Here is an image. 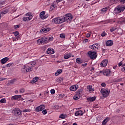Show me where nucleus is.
Returning a JSON list of instances; mask_svg holds the SVG:
<instances>
[{
	"label": "nucleus",
	"instance_id": "41",
	"mask_svg": "<svg viewBox=\"0 0 125 125\" xmlns=\"http://www.w3.org/2000/svg\"><path fill=\"white\" fill-rule=\"evenodd\" d=\"M60 118H61V119H65V115H64L63 114H61L60 116Z\"/></svg>",
	"mask_w": 125,
	"mask_h": 125
},
{
	"label": "nucleus",
	"instance_id": "60",
	"mask_svg": "<svg viewBox=\"0 0 125 125\" xmlns=\"http://www.w3.org/2000/svg\"><path fill=\"white\" fill-rule=\"evenodd\" d=\"M18 90H16L15 91V93H16V94H17L18 93Z\"/></svg>",
	"mask_w": 125,
	"mask_h": 125
},
{
	"label": "nucleus",
	"instance_id": "63",
	"mask_svg": "<svg viewBox=\"0 0 125 125\" xmlns=\"http://www.w3.org/2000/svg\"><path fill=\"white\" fill-rule=\"evenodd\" d=\"M122 67H125V63H124V64H123L122 65Z\"/></svg>",
	"mask_w": 125,
	"mask_h": 125
},
{
	"label": "nucleus",
	"instance_id": "32",
	"mask_svg": "<svg viewBox=\"0 0 125 125\" xmlns=\"http://www.w3.org/2000/svg\"><path fill=\"white\" fill-rule=\"evenodd\" d=\"M0 103H6V100L5 99V98L1 99L0 100Z\"/></svg>",
	"mask_w": 125,
	"mask_h": 125
},
{
	"label": "nucleus",
	"instance_id": "51",
	"mask_svg": "<svg viewBox=\"0 0 125 125\" xmlns=\"http://www.w3.org/2000/svg\"><path fill=\"white\" fill-rule=\"evenodd\" d=\"M16 81V79H13V80H11V83H14V82H15Z\"/></svg>",
	"mask_w": 125,
	"mask_h": 125
},
{
	"label": "nucleus",
	"instance_id": "40",
	"mask_svg": "<svg viewBox=\"0 0 125 125\" xmlns=\"http://www.w3.org/2000/svg\"><path fill=\"white\" fill-rule=\"evenodd\" d=\"M60 38H62V39H65V34H61L60 35Z\"/></svg>",
	"mask_w": 125,
	"mask_h": 125
},
{
	"label": "nucleus",
	"instance_id": "20",
	"mask_svg": "<svg viewBox=\"0 0 125 125\" xmlns=\"http://www.w3.org/2000/svg\"><path fill=\"white\" fill-rule=\"evenodd\" d=\"M21 97H22L21 95L13 96L11 97V100H17V99H19L21 98Z\"/></svg>",
	"mask_w": 125,
	"mask_h": 125
},
{
	"label": "nucleus",
	"instance_id": "24",
	"mask_svg": "<svg viewBox=\"0 0 125 125\" xmlns=\"http://www.w3.org/2000/svg\"><path fill=\"white\" fill-rule=\"evenodd\" d=\"M106 44L107 46H112L113 45V41L108 40L106 42Z\"/></svg>",
	"mask_w": 125,
	"mask_h": 125
},
{
	"label": "nucleus",
	"instance_id": "34",
	"mask_svg": "<svg viewBox=\"0 0 125 125\" xmlns=\"http://www.w3.org/2000/svg\"><path fill=\"white\" fill-rule=\"evenodd\" d=\"M22 112H23V113H25L26 112H31V109H30L29 108H27L26 109H23V110H22Z\"/></svg>",
	"mask_w": 125,
	"mask_h": 125
},
{
	"label": "nucleus",
	"instance_id": "59",
	"mask_svg": "<svg viewBox=\"0 0 125 125\" xmlns=\"http://www.w3.org/2000/svg\"><path fill=\"white\" fill-rule=\"evenodd\" d=\"M4 80H6V78H2L0 81H4Z\"/></svg>",
	"mask_w": 125,
	"mask_h": 125
},
{
	"label": "nucleus",
	"instance_id": "12",
	"mask_svg": "<svg viewBox=\"0 0 125 125\" xmlns=\"http://www.w3.org/2000/svg\"><path fill=\"white\" fill-rule=\"evenodd\" d=\"M78 88H79V85L75 84V85H71L69 89L70 91H76V90H77Z\"/></svg>",
	"mask_w": 125,
	"mask_h": 125
},
{
	"label": "nucleus",
	"instance_id": "19",
	"mask_svg": "<svg viewBox=\"0 0 125 125\" xmlns=\"http://www.w3.org/2000/svg\"><path fill=\"white\" fill-rule=\"evenodd\" d=\"M96 99V97H89L87 98V101H88V102H93L95 101Z\"/></svg>",
	"mask_w": 125,
	"mask_h": 125
},
{
	"label": "nucleus",
	"instance_id": "13",
	"mask_svg": "<svg viewBox=\"0 0 125 125\" xmlns=\"http://www.w3.org/2000/svg\"><path fill=\"white\" fill-rule=\"evenodd\" d=\"M57 7L56 3L55 2H52L50 6L49 11H53V10H55V8Z\"/></svg>",
	"mask_w": 125,
	"mask_h": 125
},
{
	"label": "nucleus",
	"instance_id": "6",
	"mask_svg": "<svg viewBox=\"0 0 125 125\" xmlns=\"http://www.w3.org/2000/svg\"><path fill=\"white\" fill-rule=\"evenodd\" d=\"M87 55L90 59H96L97 57V53L96 52L89 51L87 53Z\"/></svg>",
	"mask_w": 125,
	"mask_h": 125
},
{
	"label": "nucleus",
	"instance_id": "28",
	"mask_svg": "<svg viewBox=\"0 0 125 125\" xmlns=\"http://www.w3.org/2000/svg\"><path fill=\"white\" fill-rule=\"evenodd\" d=\"M62 72H63V70L61 69H58L57 72L55 74V76H56V77H57L58 76H59V75H60V74H61Z\"/></svg>",
	"mask_w": 125,
	"mask_h": 125
},
{
	"label": "nucleus",
	"instance_id": "58",
	"mask_svg": "<svg viewBox=\"0 0 125 125\" xmlns=\"http://www.w3.org/2000/svg\"><path fill=\"white\" fill-rule=\"evenodd\" d=\"M15 29H17V28H19V25H15Z\"/></svg>",
	"mask_w": 125,
	"mask_h": 125
},
{
	"label": "nucleus",
	"instance_id": "23",
	"mask_svg": "<svg viewBox=\"0 0 125 125\" xmlns=\"http://www.w3.org/2000/svg\"><path fill=\"white\" fill-rule=\"evenodd\" d=\"M28 65H30L31 68H34L35 66H37V63L35 61H32L28 63Z\"/></svg>",
	"mask_w": 125,
	"mask_h": 125
},
{
	"label": "nucleus",
	"instance_id": "56",
	"mask_svg": "<svg viewBox=\"0 0 125 125\" xmlns=\"http://www.w3.org/2000/svg\"><path fill=\"white\" fill-rule=\"evenodd\" d=\"M83 42H88V40L85 39Z\"/></svg>",
	"mask_w": 125,
	"mask_h": 125
},
{
	"label": "nucleus",
	"instance_id": "14",
	"mask_svg": "<svg viewBox=\"0 0 125 125\" xmlns=\"http://www.w3.org/2000/svg\"><path fill=\"white\" fill-rule=\"evenodd\" d=\"M103 74L104 76L109 77V76H110V74H111V70H110V69L103 70Z\"/></svg>",
	"mask_w": 125,
	"mask_h": 125
},
{
	"label": "nucleus",
	"instance_id": "53",
	"mask_svg": "<svg viewBox=\"0 0 125 125\" xmlns=\"http://www.w3.org/2000/svg\"><path fill=\"white\" fill-rule=\"evenodd\" d=\"M86 38H89L90 37V33H87L86 34Z\"/></svg>",
	"mask_w": 125,
	"mask_h": 125
},
{
	"label": "nucleus",
	"instance_id": "30",
	"mask_svg": "<svg viewBox=\"0 0 125 125\" xmlns=\"http://www.w3.org/2000/svg\"><path fill=\"white\" fill-rule=\"evenodd\" d=\"M117 22L119 24H124V23H125V18L121 19L120 21Z\"/></svg>",
	"mask_w": 125,
	"mask_h": 125
},
{
	"label": "nucleus",
	"instance_id": "9",
	"mask_svg": "<svg viewBox=\"0 0 125 125\" xmlns=\"http://www.w3.org/2000/svg\"><path fill=\"white\" fill-rule=\"evenodd\" d=\"M45 106L43 104H42L36 107L35 109V111L36 112H41L42 111V110H44Z\"/></svg>",
	"mask_w": 125,
	"mask_h": 125
},
{
	"label": "nucleus",
	"instance_id": "3",
	"mask_svg": "<svg viewBox=\"0 0 125 125\" xmlns=\"http://www.w3.org/2000/svg\"><path fill=\"white\" fill-rule=\"evenodd\" d=\"M25 16L26 17H23L22 18V20L24 22H26L27 21H30V20H32L33 19V15H32V14L30 13H27L25 14Z\"/></svg>",
	"mask_w": 125,
	"mask_h": 125
},
{
	"label": "nucleus",
	"instance_id": "49",
	"mask_svg": "<svg viewBox=\"0 0 125 125\" xmlns=\"http://www.w3.org/2000/svg\"><path fill=\"white\" fill-rule=\"evenodd\" d=\"M101 85H102V86H103V87H105V86H106V83H102L101 84Z\"/></svg>",
	"mask_w": 125,
	"mask_h": 125
},
{
	"label": "nucleus",
	"instance_id": "61",
	"mask_svg": "<svg viewBox=\"0 0 125 125\" xmlns=\"http://www.w3.org/2000/svg\"><path fill=\"white\" fill-rule=\"evenodd\" d=\"M86 65H87V63H84L83 64V66H86Z\"/></svg>",
	"mask_w": 125,
	"mask_h": 125
},
{
	"label": "nucleus",
	"instance_id": "4",
	"mask_svg": "<svg viewBox=\"0 0 125 125\" xmlns=\"http://www.w3.org/2000/svg\"><path fill=\"white\" fill-rule=\"evenodd\" d=\"M62 19L64 20V22L65 21H72L73 20V16L71 13H67L64 17H62Z\"/></svg>",
	"mask_w": 125,
	"mask_h": 125
},
{
	"label": "nucleus",
	"instance_id": "5",
	"mask_svg": "<svg viewBox=\"0 0 125 125\" xmlns=\"http://www.w3.org/2000/svg\"><path fill=\"white\" fill-rule=\"evenodd\" d=\"M125 9V6H118L114 9V12L115 13H116V14H119V13H121V12H123Z\"/></svg>",
	"mask_w": 125,
	"mask_h": 125
},
{
	"label": "nucleus",
	"instance_id": "55",
	"mask_svg": "<svg viewBox=\"0 0 125 125\" xmlns=\"http://www.w3.org/2000/svg\"><path fill=\"white\" fill-rule=\"evenodd\" d=\"M63 0H56V2H57V3H58V2H60L61 1H62Z\"/></svg>",
	"mask_w": 125,
	"mask_h": 125
},
{
	"label": "nucleus",
	"instance_id": "64",
	"mask_svg": "<svg viewBox=\"0 0 125 125\" xmlns=\"http://www.w3.org/2000/svg\"><path fill=\"white\" fill-rule=\"evenodd\" d=\"M9 125H13V124H10Z\"/></svg>",
	"mask_w": 125,
	"mask_h": 125
},
{
	"label": "nucleus",
	"instance_id": "50",
	"mask_svg": "<svg viewBox=\"0 0 125 125\" xmlns=\"http://www.w3.org/2000/svg\"><path fill=\"white\" fill-rule=\"evenodd\" d=\"M116 0H111V2H112V3H116V2H117V1H116Z\"/></svg>",
	"mask_w": 125,
	"mask_h": 125
},
{
	"label": "nucleus",
	"instance_id": "2",
	"mask_svg": "<svg viewBox=\"0 0 125 125\" xmlns=\"http://www.w3.org/2000/svg\"><path fill=\"white\" fill-rule=\"evenodd\" d=\"M101 93L102 94L103 97L106 98V97H108L109 94H110V90L109 89H102Z\"/></svg>",
	"mask_w": 125,
	"mask_h": 125
},
{
	"label": "nucleus",
	"instance_id": "47",
	"mask_svg": "<svg viewBox=\"0 0 125 125\" xmlns=\"http://www.w3.org/2000/svg\"><path fill=\"white\" fill-rule=\"evenodd\" d=\"M122 65H123V62H122V61L120 62L119 63L118 66H119V67H121V66H122Z\"/></svg>",
	"mask_w": 125,
	"mask_h": 125
},
{
	"label": "nucleus",
	"instance_id": "26",
	"mask_svg": "<svg viewBox=\"0 0 125 125\" xmlns=\"http://www.w3.org/2000/svg\"><path fill=\"white\" fill-rule=\"evenodd\" d=\"M110 121V117H107L102 122V125H105Z\"/></svg>",
	"mask_w": 125,
	"mask_h": 125
},
{
	"label": "nucleus",
	"instance_id": "17",
	"mask_svg": "<svg viewBox=\"0 0 125 125\" xmlns=\"http://www.w3.org/2000/svg\"><path fill=\"white\" fill-rule=\"evenodd\" d=\"M50 31V28L49 27H46L44 28H43L40 30L41 33H43L44 34H46V33H48V32H49Z\"/></svg>",
	"mask_w": 125,
	"mask_h": 125
},
{
	"label": "nucleus",
	"instance_id": "38",
	"mask_svg": "<svg viewBox=\"0 0 125 125\" xmlns=\"http://www.w3.org/2000/svg\"><path fill=\"white\" fill-rule=\"evenodd\" d=\"M13 34L15 37H17V36L19 35V32L18 31H15Z\"/></svg>",
	"mask_w": 125,
	"mask_h": 125
},
{
	"label": "nucleus",
	"instance_id": "35",
	"mask_svg": "<svg viewBox=\"0 0 125 125\" xmlns=\"http://www.w3.org/2000/svg\"><path fill=\"white\" fill-rule=\"evenodd\" d=\"M76 62L77 63H78V64H81V63H82V61H81V59L80 58H77L76 59Z\"/></svg>",
	"mask_w": 125,
	"mask_h": 125
},
{
	"label": "nucleus",
	"instance_id": "27",
	"mask_svg": "<svg viewBox=\"0 0 125 125\" xmlns=\"http://www.w3.org/2000/svg\"><path fill=\"white\" fill-rule=\"evenodd\" d=\"M37 42L38 44H44L43 42V38H42L37 40Z\"/></svg>",
	"mask_w": 125,
	"mask_h": 125
},
{
	"label": "nucleus",
	"instance_id": "18",
	"mask_svg": "<svg viewBox=\"0 0 125 125\" xmlns=\"http://www.w3.org/2000/svg\"><path fill=\"white\" fill-rule=\"evenodd\" d=\"M8 60H9V58L8 57H5L3 59H2L0 62L1 64H5V63H6V62H7V61H8Z\"/></svg>",
	"mask_w": 125,
	"mask_h": 125
},
{
	"label": "nucleus",
	"instance_id": "62",
	"mask_svg": "<svg viewBox=\"0 0 125 125\" xmlns=\"http://www.w3.org/2000/svg\"><path fill=\"white\" fill-rule=\"evenodd\" d=\"M73 125H78V124H77L76 123H74L73 124Z\"/></svg>",
	"mask_w": 125,
	"mask_h": 125
},
{
	"label": "nucleus",
	"instance_id": "10",
	"mask_svg": "<svg viewBox=\"0 0 125 125\" xmlns=\"http://www.w3.org/2000/svg\"><path fill=\"white\" fill-rule=\"evenodd\" d=\"M81 93H82V91H77L75 93V95L73 97L74 99H75V100H79V99L81 98Z\"/></svg>",
	"mask_w": 125,
	"mask_h": 125
},
{
	"label": "nucleus",
	"instance_id": "8",
	"mask_svg": "<svg viewBox=\"0 0 125 125\" xmlns=\"http://www.w3.org/2000/svg\"><path fill=\"white\" fill-rule=\"evenodd\" d=\"M13 113H14V114L17 116H21L22 114V110L18 108H14L13 110Z\"/></svg>",
	"mask_w": 125,
	"mask_h": 125
},
{
	"label": "nucleus",
	"instance_id": "21",
	"mask_svg": "<svg viewBox=\"0 0 125 125\" xmlns=\"http://www.w3.org/2000/svg\"><path fill=\"white\" fill-rule=\"evenodd\" d=\"M98 44H93L92 45H90L89 46L90 48H91V49H93L94 50H97V49H98V48L97 47V45Z\"/></svg>",
	"mask_w": 125,
	"mask_h": 125
},
{
	"label": "nucleus",
	"instance_id": "37",
	"mask_svg": "<svg viewBox=\"0 0 125 125\" xmlns=\"http://www.w3.org/2000/svg\"><path fill=\"white\" fill-rule=\"evenodd\" d=\"M107 10H108V8L107 7L102 9V12H106Z\"/></svg>",
	"mask_w": 125,
	"mask_h": 125
},
{
	"label": "nucleus",
	"instance_id": "57",
	"mask_svg": "<svg viewBox=\"0 0 125 125\" xmlns=\"http://www.w3.org/2000/svg\"><path fill=\"white\" fill-rule=\"evenodd\" d=\"M121 2L123 3H125V0H120Z\"/></svg>",
	"mask_w": 125,
	"mask_h": 125
},
{
	"label": "nucleus",
	"instance_id": "52",
	"mask_svg": "<svg viewBox=\"0 0 125 125\" xmlns=\"http://www.w3.org/2000/svg\"><path fill=\"white\" fill-rule=\"evenodd\" d=\"M99 1H100V0H98V1H95V2H94V3H91V5H93V4H95V3H97V2H99Z\"/></svg>",
	"mask_w": 125,
	"mask_h": 125
},
{
	"label": "nucleus",
	"instance_id": "16",
	"mask_svg": "<svg viewBox=\"0 0 125 125\" xmlns=\"http://www.w3.org/2000/svg\"><path fill=\"white\" fill-rule=\"evenodd\" d=\"M83 111L82 110L77 111L75 113V115L77 117H81V116H83Z\"/></svg>",
	"mask_w": 125,
	"mask_h": 125
},
{
	"label": "nucleus",
	"instance_id": "54",
	"mask_svg": "<svg viewBox=\"0 0 125 125\" xmlns=\"http://www.w3.org/2000/svg\"><path fill=\"white\" fill-rule=\"evenodd\" d=\"M121 70H122V71H123V72H125V66L122 68Z\"/></svg>",
	"mask_w": 125,
	"mask_h": 125
},
{
	"label": "nucleus",
	"instance_id": "29",
	"mask_svg": "<svg viewBox=\"0 0 125 125\" xmlns=\"http://www.w3.org/2000/svg\"><path fill=\"white\" fill-rule=\"evenodd\" d=\"M71 54L67 53L64 55L63 58H64L65 59H69V58L71 57Z\"/></svg>",
	"mask_w": 125,
	"mask_h": 125
},
{
	"label": "nucleus",
	"instance_id": "25",
	"mask_svg": "<svg viewBox=\"0 0 125 125\" xmlns=\"http://www.w3.org/2000/svg\"><path fill=\"white\" fill-rule=\"evenodd\" d=\"M87 88L88 89V91L91 93L92 91H94V89L92 88V85H88L87 86Z\"/></svg>",
	"mask_w": 125,
	"mask_h": 125
},
{
	"label": "nucleus",
	"instance_id": "46",
	"mask_svg": "<svg viewBox=\"0 0 125 125\" xmlns=\"http://www.w3.org/2000/svg\"><path fill=\"white\" fill-rule=\"evenodd\" d=\"M110 32H114L116 31V29L115 28H112L110 29Z\"/></svg>",
	"mask_w": 125,
	"mask_h": 125
},
{
	"label": "nucleus",
	"instance_id": "33",
	"mask_svg": "<svg viewBox=\"0 0 125 125\" xmlns=\"http://www.w3.org/2000/svg\"><path fill=\"white\" fill-rule=\"evenodd\" d=\"M47 38L46 37L43 38V42H44V44L46 43V42H47Z\"/></svg>",
	"mask_w": 125,
	"mask_h": 125
},
{
	"label": "nucleus",
	"instance_id": "45",
	"mask_svg": "<svg viewBox=\"0 0 125 125\" xmlns=\"http://www.w3.org/2000/svg\"><path fill=\"white\" fill-rule=\"evenodd\" d=\"M101 36H102V37H105V36H106V33L105 32H103L101 34Z\"/></svg>",
	"mask_w": 125,
	"mask_h": 125
},
{
	"label": "nucleus",
	"instance_id": "48",
	"mask_svg": "<svg viewBox=\"0 0 125 125\" xmlns=\"http://www.w3.org/2000/svg\"><path fill=\"white\" fill-rule=\"evenodd\" d=\"M48 41H53V37H49L48 39Z\"/></svg>",
	"mask_w": 125,
	"mask_h": 125
},
{
	"label": "nucleus",
	"instance_id": "44",
	"mask_svg": "<svg viewBox=\"0 0 125 125\" xmlns=\"http://www.w3.org/2000/svg\"><path fill=\"white\" fill-rule=\"evenodd\" d=\"M51 94H54L55 93V89H51L50 90Z\"/></svg>",
	"mask_w": 125,
	"mask_h": 125
},
{
	"label": "nucleus",
	"instance_id": "22",
	"mask_svg": "<svg viewBox=\"0 0 125 125\" xmlns=\"http://www.w3.org/2000/svg\"><path fill=\"white\" fill-rule=\"evenodd\" d=\"M47 53L48 54H53L54 53V50L52 48H49L47 50Z\"/></svg>",
	"mask_w": 125,
	"mask_h": 125
},
{
	"label": "nucleus",
	"instance_id": "42",
	"mask_svg": "<svg viewBox=\"0 0 125 125\" xmlns=\"http://www.w3.org/2000/svg\"><path fill=\"white\" fill-rule=\"evenodd\" d=\"M42 113L43 115H46V114H47V111L45 109H44L42 111Z\"/></svg>",
	"mask_w": 125,
	"mask_h": 125
},
{
	"label": "nucleus",
	"instance_id": "36",
	"mask_svg": "<svg viewBox=\"0 0 125 125\" xmlns=\"http://www.w3.org/2000/svg\"><path fill=\"white\" fill-rule=\"evenodd\" d=\"M20 93H24L25 92V89L21 88L20 89Z\"/></svg>",
	"mask_w": 125,
	"mask_h": 125
},
{
	"label": "nucleus",
	"instance_id": "1",
	"mask_svg": "<svg viewBox=\"0 0 125 125\" xmlns=\"http://www.w3.org/2000/svg\"><path fill=\"white\" fill-rule=\"evenodd\" d=\"M52 22L54 24H62V23H64V19L63 17L55 18L52 20Z\"/></svg>",
	"mask_w": 125,
	"mask_h": 125
},
{
	"label": "nucleus",
	"instance_id": "31",
	"mask_svg": "<svg viewBox=\"0 0 125 125\" xmlns=\"http://www.w3.org/2000/svg\"><path fill=\"white\" fill-rule=\"evenodd\" d=\"M39 80V77H36L33 79L32 83H37L38 82V80Z\"/></svg>",
	"mask_w": 125,
	"mask_h": 125
},
{
	"label": "nucleus",
	"instance_id": "7",
	"mask_svg": "<svg viewBox=\"0 0 125 125\" xmlns=\"http://www.w3.org/2000/svg\"><path fill=\"white\" fill-rule=\"evenodd\" d=\"M39 16L41 19L44 20V19L48 18V14L45 13V11H42L40 13Z\"/></svg>",
	"mask_w": 125,
	"mask_h": 125
},
{
	"label": "nucleus",
	"instance_id": "43",
	"mask_svg": "<svg viewBox=\"0 0 125 125\" xmlns=\"http://www.w3.org/2000/svg\"><path fill=\"white\" fill-rule=\"evenodd\" d=\"M11 65H12V63H8L5 65V67L6 68H9Z\"/></svg>",
	"mask_w": 125,
	"mask_h": 125
},
{
	"label": "nucleus",
	"instance_id": "39",
	"mask_svg": "<svg viewBox=\"0 0 125 125\" xmlns=\"http://www.w3.org/2000/svg\"><path fill=\"white\" fill-rule=\"evenodd\" d=\"M7 12H8V10L6 9V10H5L4 11H3L1 12V14H6V13H7Z\"/></svg>",
	"mask_w": 125,
	"mask_h": 125
},
{
	"label": "nucleus",
	"instance_id": "11",
	"mask_svg": "<svg viewBox=\"0 0 125 125\" xmlns=\"http://www.w3.org/2000/svg\"><path fill=\"white\" fill-rule=\"evenodd\" d=\"M26 70V72H32L33 71V68L32 66H30L29 64L26 66L24 65L23 69Z\"/></svg>",
	"mask_w": 125,
	"mask_h": 125
},
{
	"label": "nucleus",
	"instance_id": "15",
	"mask_svg": "<svg viewBox=\"0 0 125 125\" xmlns=\"http://www.w3.org/2000/svg\"><path fill=\"white\" fill-rule=\"evenodd\" d=\"M108 64V60L107 59H104L101 62V67H106Z\"/></svg>",
	"mask_w": 125,
	"mask_h": 125
}]
</instances>
